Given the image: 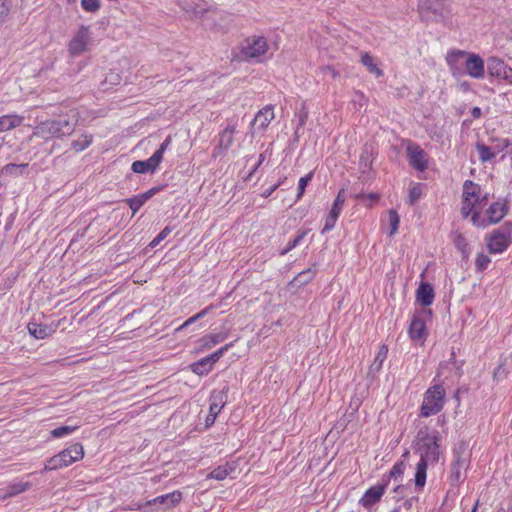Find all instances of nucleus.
I'll list each match as a JSON object with an SVG mask.
<instances>
[{"label":"nucleus","mask_w":512,"mask_h":512,"mask_svg":"<svg viewBox=\"0 0 512 512\" xmlns=\"http://www.w3.org/2000/svg\"><path fill=\"white\" fill-rule=\"evenodd\" d=\"M445 397L446 392L441 384L430 386L424 393L420 415L422 417H429L439 413L444 407Z\"/></svg>","instance_id":"nucleus-3"},{"label":"nucleus","mask_w":512,"mask_h":512,"mask_svg":"<svg viewBox=\"0 0 512 512\" xmlns=\"http://www.w3.org/2000/svg\"><path fill=\"white\" fill-rule=\"evenodd\" d=\"M173 228L170 226H166L150 243L149 247L155 248L157 247L161 241H163L171 232Z\"/></svg>","instance_id":"nucleus-51"},{"label":"nucleus","mask_w":512,"mask_h":512,"mask_svg":"<svg viewBox=\"0 0 512 512\" xmlns=\"http://www.w3.org/2000/svg\"><path fill=\"white\" fill-rule=\"evenodd\" d=\"M388 346L386 344H382L379 346L378 351L374 357L373 362L371 363L368 370V377L375 378L380 373L384 361L388 356Z\"/></svg>","instance_id":"nucleus-22"},{"label":"nucleus","mask_w":512,"mask_h":512,"mask_svg":"<svg viewBox=\"0 0 512 512\" xmlns=\"http://www.w3.org/2000/svg\"><path fill=\"white\" fill-rule=\"evenodd\" d=\"M500 79L506 81L509 84H512V67L508 66L505 71H503L502 76Z\"/></svg>","instance_id":"nucleus-61"},{"label":"nucleus","mask_w":512,"mask_h":512,"mask_svg":"<svg viewBox=\"0 0 512 512\" xmlns=\"http://www.w3.org/2000/svg\"><path fill=\"white\" fill-rule=\"evenodd\" d=\"M493 143L494 144L491 147L496 156L512 145L511 140L508 138L494 139Z\"/></svg>","instance_id":"nucleus-46"},{"label":"nucleus","mask_w":512,"mask_h":512,"mask_svg":"<svg viewBox=\"0 0 512 512\" xmlns=\"http://www.w3.org/2000/svg\"><path fill=\"white\" fill-rule=\"evenodd\" d=\"M388 220L390 225V236H394L399 229L400 217L395 210H390L388 213Z\"/></svg>","instance_id":"nucleus-45"},{"label":"nucleus","mask_w":512,"mask_h":512,"mask_svg":"<svg viewBox=\"0 0 512 512\" xmlns=\"http://www.w3.org/2000/svg\"><path fill=\"white\" fill-rule=\"evenodd\" d=\"M77 428H78L77 426H67V425L57 427L51 431V436L53 438H62V437L72 434L73 432H75L77 430Z\"/></svg>","instance_id":"nucleus-47"},{"label":"nucleus","mask_w":512,"mask_h":512,"mask_svg":"<svg viewBox=\"0 0 512 512\" xmlns=\"http://www.w3.org/2000/svg\"><path fill=\"white\" fill-rule=\"evenodd\" d=\"M316 276V270L312 268H308L300 272L294 279L300 285H305L309 283Z\"/></svg>","instance_id":"nucleus-41"},{"label":"nucleus","mask_w":512,"mask_h":512,"mask_svg":"<svg viewBox=\"0 0 512 512\" xmlns=\"http://www.w3.org/2000/svg\"><path fill=\"white\" fill-rule=\"evenodd\" d=\"M177 5L187 14L197 17L202 14L205 9L195 4L193 0H177Z\"/></svg>","instance_id":"nucleus-30"},{"label":"nucleus","mask_w":512,"mask_h":512,"mask_svg":"<svg viewBox=\"0 0 512 512\" xmlns=\"http://www.w3.org/2000/svg\"><path fill=\"white\" fill-rule=\"evenodd\" d=\"M274 118V107L267 105L256 113L251 123L252 129L254 132L264 133Z\"/></svg>","instance_id":"nucleus-17"},{"label":"nucleus","mask_w":512,"mask_h":512,"mask_svg":"<svg viewBox=\"0 0 512 512\" xmlns=\"http://www.w3.org/2000/svg\"><path fill=\"white\" fill-rule=\"evenodd\" d=\"M464 71L474 79H483L485 75L484 60L478 54L468 52Z\"/></svg>","instance_id":"nucleus-16"},{"label":"nucleus","mask_w":512,"mask_h":512,"mask_svg":"<svg viewBox=\"0 0 512 512\" xmlns=\"http://www.w3.org/2000/svg\"><path fill=\"white\" fill-rule=\"evenodd\" d=\"M207 310H208V308L203 309L200 312H198L197 314L188 318L178 329L182 330V329L188 327L189 325L195 323L197 320L203 318L207 314Z\"/></svg>","instance_id":"nucleus-56"},{"label":"nucleus","mask_w":512,"mask_h":512,"mask_svg":"<svg viewBox=\"0 0 512 512\" xmlns=\"http://www.w3.org/2000/svg\"><path fill=\"white\" fill-rule=\"evenodd\" d=\"M165 188V185H159V186H154L152 188H150L149 190H147L146 192H144L145 196L149 199H151L154 195H156L157 193H159L160 191H162L163 189Z\"/></svg>","instance_id":"nucleus-59"},{"label":"nucleus","mask_w":512,"mask_h":512,"mask_svg":"<svg viewBox=\"0 0 512 512\" xmlns=\"http://www.w3.org/2000/svg\"><path fill=\"white\" fill-rule=\"evenodd\" d=\"M425 187L423 183H413L409 187L407 203L411 206L415 205L421 199Z\"/></svg>","instance_id":"nucleus-32"},{"label":"nucleus","mask_w":512,"mask_h":512,"mask_svg":"<svg viewBox=\"0 0 512 512\" xmlns=\"http://www.w3.org/2000/svg\"><path fill=\"white\" fill-rule=\"evenodd\" d=\"M466 450L465 443H460L453 450V461L449 476L453 484H458L465 479L464 472L469 464V455Z\"/></svg>","instance_id":"nucleus-6"},{"label":"nucleus","mask_w":512,"mask_h":512,"mask_svg":"<svg viewBox=\"0 0 512 512\" xmlns=\"http://www.w3.org/2000/svg\"><path fill=\"white\" fill-rule=\"evenodd\" d=\"M313 176H314V172L311 171L308 174H306L304 177H301L299 179L295 202H298L303 197L305 189H306L307 185L312 181Z\"/></svg>","instance_id":"nucleus-39"},{"label":"nucleus","mask_w":512,"mask_h":512,"mask_svg":"<svg viewBox=\"0 0 512 512\" xmlns=\"http://www.w3.org/2000/svg\"><path fill=\"white\" fill-rule=\"evenodd\" d=\"M233 470V465L226 463L225 465L214 468L208 477L215 480H224Z\"/></svg>","instance_id":"nucleus-35"},{"label":"nucleus","mask_w":512,"mask_h":512,"mask_svg":"<svg viewBox=\"0 0 512 512\" xmlns=\"http://www.w3.org/2000/svg\"><path fill=\"white\" fill-rule=\"evenodd\" d=\"M486 67L489 75L491 77H495L500 79L503 74V71L507 69L508 65L500 58L491 56L486 60Z\"/></svg>","instance_id":"nucleus-25"},{"label":"nucleus","mask_w":512,"mask_h":512,"mask_svg":"<svg viewBox=\"0 0 512 512\" xmlns=\"http://www.w3.org/2000/svg\"><path fill=\"white\" fill-rule=\"evenodd\" d=\"M171 136H167L166 139L160 144L158 149L153 153L155 156H158V159L162 162L163 155L167 150L168 146L171 144Z\"/></svg>","instance_id":"nucleus-57"},{"label":"nucleus","mask_w":512,"mask_h":512,"mask_svg":"<svg viewBox=\"0 0 512 512\" xmlns=\"http://www.w3.org/2000/svg\"><path fill=\"white\" fill-rule=\"evenodd\" d=\"M81 6L86 12H96L100 8L99 0H81Z\"/></svg>","instance_id":"nucleus-55"},{"label":"nucleus","mask_w":512,"mask_h":512,"mask_svg":"<svg viewBox=\"0 0 512 512\" xmlns=\"http://www.w3.org/2000/svg\"><path fill=\"white\" fill-rule=\"evenodd\" d=\"M487 249L491 254H501L508 249L511 244L510 232L502 228L493 230L486 237Z\"/></svg>","instance_id":"nucleus-10"},{"label":"nucleus","mask_w":512,"mask_h":512,"mask_svg":"<svg viewBox=\"0 0 512 512\" xmlns=\"http://www.w3.org/2000/svg\"><path fill=\"white\" fill-rule=\"evenodd\" d=\"M308 119V112L302 110L298 115V127H303Z\"/></svg>","instance_id":"nucleus-63"},{"label":"nucleus","mask_w":512,"mask_h":512,"mask_svg":"<svg viewBox=\"0 0 512 512\" xmlns=\"http://www.w3.org/2000/svg\"><path fill=\"white\" fill-rule=\"evenodd\" d=\"M344 202H345V196H344V190L342 189L339 191L336 199L334 200V202L332 204L330 212L328 213V215L325 218V223H324V226L321 231L322 234H325V233L331 231L335 227V224L340 215V212L342 210Z\"/></svg>","instance_id":"nucleus-15"},{"label":"nucleus","mask_w":512,"mask_h":512,"mask_svg":"<svg viewBox=\"0 0 512 512\" xmlns=\"http://www.w3.org/2000/svg\"><path fill=\"white\" fill-rule=\"evenodd\" d=\"M435 298L434 288L430 283L421 282L416 290V300L423 306H430Z\"/></svg>","instance_id":"nucleus-24"},{"label":"nucleus","mask_w":512,"mask_h":512,"mask_svg":"<svg viewBox=\"0 0 512 512\" xmlns=\"http://www.w3.org/2000/svg\"><path fill=\"white\" fill-rule=\"evenodd\" d=\"M93 140L94 137L92 134L84 132L71 141L70 147L72 150L79 153L87 149L93 143Z\"/></svg>","instance_id":"nucleus-28"},{"label":"nucleus","mask_w":512,"mask_h":512,"mask_svg":"<svg viewBox=\"0 0 512 512\" xmlns=\"http://www.w3.org/2000/svg\"><path fill=\"white\" fill-rule=\"evenodd\" d=\"M508 375V371L506 369L505 362H501L498 364V366L495 368L493 373V378L495 381L499 382L505 379Z\"/></svg>","instance_id":"nucleus-54"},{"label":"nucleus","mask_w":512,"mask_h":512,"mask_svg":"<svg viewBox=\"0 0 512 512\" xmlns=\"http://www.w3.org/2000/svg\"><path fill=\"white\" fill-rule=\"evenodd\" d=\"M322 73L325 77H330L335 79L339 76V72L332 66H325L322 68Z\"/></svg>","instance_id":"nucleus-58"},{"label":"nucleus","mask_w":512,"mask_h":512,"mask_svg":"<svg viewBox=\"0 0 512 512\" xmlns=\"http://www.w3.org/2000/svg\"><path fill=\"white\" fill-rule=\"evenodd\" d=\"M235 133L236 123L234 121H229L227 126L218 134V144L212 153L214 158L224 155L225 152L231 147L234 141Z\"/></svg>","instance_id":"nucleus-11"},{"label":"nucleus","mask_w":512,"mask_h":512,"mask_svg":"<svg viewBox=\"0 0 512 512\" xmlns=\"http://www.w3.org/2000/svg\"><path fill=\"white\" fill-rule=\"evenodd\" d=\"M64 462H65V460H63L61 458L60 454L58 453L47 460L44 470L51 471V470L61 469L63 467H66Z\"/></svg>","instance_id":"nucleus-40"},{"label":"nucleus","mask_w":512,"mask_h":512,"mask_svg":"<svg viewBox=\"0 0 512 512\" xmlns=\"http://www.w3.org/2000/svg\"><path fill=\"white\" fill-rule=\"evenodd\" d=\"M496 512H512V496L507 500V507L500 508Z\"/></svg>","instance_id":"nucleus-64"},{"label":"nucleus","mask_w":512,"mask_h":512,"mask_svg":"<svg viewBox=\"0 0 512 512\" xmlns=\"http://www.w3.org/2000/svg\"><path fill=\"white\" fill-rule=\"evenodd\" d=\"M387 486L388 481H384L382 483L371 486L365 491L364 495L359 500V504L364 508L370 509L373 505L381 500Z\"/></svg>","instance_id":"nucleus-14"},{"label":"nucleus","mask_w":512,"mask_h":512,"mask_svg":"<svg viewBox=\"0 0 512 512\" xmlns=\"http://www.w3.org/2000/svg\"><path fill=\"white\" fill-rule=\"evenodd\" d=\"M233 347V342H230L224 346H222L221 348H219L218 350H216L215 352H213L212 354L208 355L207 357L209 358V360L211 361V363L213 365H215V363L231 348Z\"/></svg>","instance_id":"nucleus-49"},{"label":"nucleus","mask_w":512,"mask_h":512,"mask_svg":"<svg viewBox=\"0 0 512 512\" xmlns=\"http://www.w3.org/2000/svg\"><path fill=\"white\" fill-rule=\"evenodd\" d=\"M233 347V342H230L224 346H222L221 348H219L218 350H216L215 352H213L212 354L208 355L207 357L209 358V360L211 361V363L213 365H215V363L231 348Z\"/></svg>","instance_id":"nucleus-50"},{"label":"nucleus","mask_w":512,"mask_h":512,"mask_svg":"<svg viewBox=\"0 0 512 512\" xmlns=\"http://www.w3.org/2000/svg\"><path fill=\"white\" fill-rule=\"evenodd\" d=\"M226 338H227V333H223V332L209 334L204 338V340H205L204 345L206 347L210 348L211 346H214L216 344L223 342Z\"/></svg>","instance_id":"nucleus-44"},{"label":"nucleus","mask_w":512,"mask_h":512,"mask_svg":"<svg viewBox=\"0 0 512 512\" xmlns=\"http://www.w3.org/2000/svg\"><path fill=\"white\" fill-rule=\"evenodd\" d=\"M404 470H405V465L402 461H399V462H396L390 472H389V475L387 477V479H382V482L384 481H388L393 478L395 480H397L398 478H401L402 475L404 474Z\"/></svg>","instance_id":"nucleus-43"},{"label":"nucleus","mask_w":512,"mask_h":512,"mask_svg":"<svg viewBox=\"0 0 512 512\" xmlns=\"http://www.w3.org/2000/svg\"><path fill=\"white\" fill-rule=\"evenodd\" d=\"M161 161L158 159V156L152 154L146 160H136L131 165V170L135 173L145 174L151 173L153 174L159 167Z\"/></svg>","instance_id":"nucleus-21"},{"label":"nucleus","mask_w":512,"mask_h":512,"mask_svg":"<svg viewBox=\"0 0 512 512\" xmlns=\"http://www.w3.org/2000/svg\"><path fill=\"white\" fill-rule=\"evenodd\" d=\"M148 201V198L144 193H140L131 198L125 199V203L132 210V214L135 215L139 209Z\"/></svg>","instance_id":"nucleus-34"},{"label":"nucleus","mask_w":512,"mask_h":512,"mask_svg":"<svg viewBox=\"0 0 512 512\" xmlns=\"http://www.w3.org/2000/svg\"><path fill=\"white\" fill-rule=\"evenodd\" d=\"M489 200L488 193H481L478 184L471 180H466L463 184V192L461 196V216L464 219L472 218L474 214H481V210L487 205Z\"/></svg>","instance_id":"nucleus-2"},{"label":"nucleus","mask_w":512,"mask_h":512,"mask_svg":"<svg viewBox=\"0 0 512 512\" xmlns=\"http://www.w3.org/2000/svg\"><path fill=\"white\" fill-rule=\"evenodd\" d=\"M12 0H0V24H2L10 13Z\"/></svg>","instance_id":"nucleus-52"},{"label":"nucleus","mask_w":512,"mask_h":512,"mask_svg":"<svg viewBox=\"0 0 512 512\" xmlns=\"http://www.w3.org/2000/svg\"><path fill=\"white\" fill-rule=\"evenodd\" d=\"M309 231H310L309 229L298 231L296 237L291 239V240H289V242L287 243L286 247L281 251L280 254L281 255H286L288 252H290L291 250L296 248L298 245H300L301 242L306 237V235L308 234Z\"/></svg>","instance_id":"nucleus-36"},{"label":"nucleus","mask_w":512,"mask_h":512,"mask_svg":"<svg viewBox=\"0 0 512 512\" xmlns=\"http://www.w3.org/2000/svg\"><path fill=\"white\" fill-rule=\"evenodd\" d=\"M475 148L479 154V160L482 163L490 162L496 157V155L494 154V152L492 150V147L487 146L486 144H484L481 141H478L475 144Z\"/></svg>","instance_id":"nucleus-31"},{"label":"nucleus","mask_w":512,"mask_h":512,"mask_svg":"<svg viewBox=\"0 0 512 512\" xmlns=\"http://www.w3.org/2000/svg\"><path fill=\"white\" fill-rule=\"evenodd\" d=\"M59 454H60L61 458L63 460H65L64 463H65L66 467L74 463L73 457H71V455L68 454L65 449L63 451H61Z\"/></svg>","instance_id":"nucleus-62"},{"label":"nucleus","mask_w":512,"mask_h":512,"mask_svg":"<svg viewBox=\"0 0 512 512\" xmlns=\"http://www.w3.org/2000/svg\"><path fill=\"white\" fill-rule=\"evenodd\" d=\"M467 53L463 50H451L447 53L446 62L454 77H461L465 75V62Z\"/></svg>","instance_id":"nucleus-13"},{"label":"nucleus","mask_w":512,"mask_h":512,"mask_svg":"<svg viewBox=\"0 0 512 512\" xmlns=\"http://www.w3.org/2000/svg\"><path fill=\"white\" fill-rule=\"evenodd\" d=\"M24 117L17 114L0 116V132H5L22 125Z\"/></svg>","instance_id":"nucleus-27"},{"label":"nucleus","mask_w":512,"mask_h":512,"mask_svg":"<svg viewBox=\"0 0 512 512\" xmlns=\"http://www.w3.org/2000/svg\"><path fill=\"white\" fill-rule=\"evenodd\" d=\"M408 334L413 341H422L426 336V324L418 315H414L408 328Z\"/></svg>","instance_id":"nucleus-23"},{"label":"nucleus","mask_w":512,"mask_h":512,"mask_svg":"<svg viewBox=\"0 0 512 512\" xmlns=\"http://www.w3.org/2000/svg\"><path fill=\"white\" fill-rule=\"evenodd\" d=\"M182 500V493L178 490L173 492L157 496L151 500H148L144 505H162L164 508H172L180 503Z\"/></svg>","instance_id":"nucleus-18"},{"label":"nucleus","mask_w":512,"mask_h":512,"mask_svg":"<svg viewBox=\"0 0 512 512\" xmlns=\"http://www.w3.org/2000/svg\"><path fill=\"white\" fill-rule=\"evenodd\" d=\"M80 118L81 115L77 108H60L58 113H54L51 118L40 121L35 126L33 136L45 141L63 140L73 135Z\"/></svg>","instance_id":"nucleus-1"},{"label":"nucleus","mask_w":512,"mask_h":512,"mask_svg":"<svg viewBox=\"0 0 512 512\" xmlns=\"http://www.w3.org/2000/svg\"><path fill=\"white\" fill-rule=\"evenodd\" d=\"M30 487V483L28 482H22V481H19V482H14L10 485V494L11 495H17V494H20L22 492H25L26 490H28Z\"/></svg>","instance_id":"nucleus-53"},{"label":"nucleus","mask_w":512,"mask_h":512,"mask_svg":"<svg viewBox=\"0 0 512 512\" xmlns=\"http://www.w3.org/2000/svg\"><path fill=\"white\" fill-rule=\"evenodd\" d=\"M229 391V387L226 386L224 389L220 391H213L210 396V407L209 414L210 416H218L221 410L224 408L227 402V394Z\"/></svg>","instance_id":"nucleus-20"},{"label":"nucleus","mask_w":512,"mask_h":512,"mask_svg":"<svg viewBox=\"0 0 512 512\" xmlns=\"http://www.w3.org/2000/svg\"><path fill=\"white\" fill-rule=\"evenodd\" d=\"M28 167V164H7L2 168V174L4 175H12V176H20L24 173L25 169Z\"/></svg>","instance_id":"nucleus-37"},{"label":"nucleus","mask_w":512,"mask_h":512,"mask_svg":"<svg viewBox=\"0 0 512 512\" xmlns=\"http://www.w3.org/2000/svg\"><path fill=\"white\" fill-rule=\"evenodd\" d=\"M361 63L366 67V69L374 74L376 77L383 76V70L380 69L374 61V58L369 53H364L361 56Z\"/></svg>","instance_id":"nucleus-33"},{"label":"nucleus","mask_w":512,"mask_h":512,"mask_svg":"<svg viewBox=\"0 0 512 512\" xmlns=\"http://www.w3.org/2000/svg\"><path fill=\"white\" fill-rule=\"evenodd\" d=\"M266 158V155L265 153H261L259 155V159H258V162H256V165L252 168V170L249 172L246 180L250 179L252 177V175L256 172V170L262 165V163L264 162Z\"/></svg>","instance_id":"nucleus-60"},{"label":"nucleus","mask_w":512,"mask_h":512,"mask_svg":"<svg viewBox=\"0 0 512 512\" xmlns=\"http://www.w3.org/2000/svg\"><path fill=\"white\" fill-rule=\"evenodd\" d=\"M428 465L424 460H419L416 464L414 483L415 491L418 493L423 491L426 484Z\"/></svg>","instance_id":"nucleus-26"},{"label":"nucleus","mask_w":512,"mask_h":512,"mask_svg":"<svg viewBox=\"0 0 512 512\" xmlns=\"http://www.w3.org/2000/svg\"><path fill=\"white\" fill-rule=\"evenodd\" d=\"M453 242L455 247L462 253L463 258H468L470 254V249L464 235L461 233L456 234Z\"/></svg>","instance_id":"nucleus-38"},{"label":"nucleus","mask_w":512,"mask_h":512,"mask_svg":"<svg viewBox=\"0 0 512 512\" xmlns=\"http://www.w3.org/2000/svg\"><path fill=\"white\" fill-rule=\"evenodd\" d=\"M28 332L31 336L36 339H46L55 333L57 325H47L38 323L35 319H32L27 324Z\"/></svg>","instance_id":"nucleus-19"},{"label":"nucleus","mask_w":512,"mask_h":512,"mask_svg":"<svg viewBox=\"0 0 512 512\" xmlns=\"http://www.w3.org/2000/svg\"><path fill=\"white\" fill-rule=\"evenodd\" d=\"M491 259L484 253H479L475 260V268L477 272H483L487 269Z\"/></svg>","instance_id":"nucleus-48"},{"label":"nucleus","mask_w":512,"mask_h":512,"mask_svg":"<svg viewBox=\"0 0 512 512\" xmlns=\"http://www.w3.org/2000/svg\"><path fill=\"white\" fill-rule=\"evenodd\" d=\"M438 440L439 433L437 431L426 434V436L420 439L419 460H424L427 464H436L439 461L440 450Z\"/></svg>","instance_id":"nucleus-7"},{"label":"nucleus","mask_w":512,"mask_h":512,"mask_svg":"<svg viewBox=\"0 0 512 512\" xmlns=\"http://www.w3.org/2000/svg\"><path fill=\"white\" fill-rule=\"evenodd\" d=\"M92 42L89 27L82 25L68 43V51L72 56H79L88 51Z\"/></svg>","instance_id":"nucleus-9"},{"label":"nucleus","mask_w":512,"mask_h":512,"mask_svg":"<svg viewBox=\"0 0 512 512\" xmlns=\"http://www.w3.org/2000/svg\"><path fill=\"white\" fill-rule=\"evenodd\" d=\"M189 367H190V370L194 374H196L198 376H205L210 371H212L214 365L211 363L209 358L206 356V357H203L200 360L192 363Z\"/></svg>","instance_id":"nucleus-29"},{"label":"nucleus","mask_w":512,"mask_h":512,"mask_svg":"<svg viewBox=\"0 0 512 512\" xmlns=\"http://www.w3.org/2000/svg\"><path fill=\"white\" fill-rule=\"evenodd\" d=\"M66 452L73 457L74 463L81 460L84 456V449L80 443H74L67 447Z\"/></svg>","instance_id":"nucleus-42"},{"label":"nucleus","mask_w":512,"mask_h":512,"mask_svg":"<svg viewBox=\"0 0 512 512\" xmlns=\"http://www.w3.org/2000/svg\"><path fill=\"white\" fill-rule=\"evenodd\" d=\"M508 213V206L506 201L493 202L485 211V215L474 214L472 218V225L477 228H487L490 225L500 222Z\"/></svg>","instance_id":"nucleus-4"},{"label":"nucleus","mask_w":512,"mask_h":512,"mask_svg":"<svg viewBox=\"0 0 512 512\" xmlns=\"http://www.w3.org/2000/svg\"><path fill=\"white\" fill-rule=\"evenodd\" d=\"M447 12L446 0H419V13L422 19L439 21Z\"/></svg>","instance_id":"nucleus-8"},{"label":"nucleus","mask_w":512,"mask_h":512,"mask_svg":"<svg viewBox=\"0 0 512 512\" xmlns=\"http://www.w3.org/2000/svg\"><path fill=\"white\" fill-rule=\"evenodd\" d=\"M407 158L410 166L418 171H425L428 167L426 152L416 143H409L407 146Z\"/></svg>","instance_id":"nucleus-12"},{"label":"nucleus","mask_w":512,"mask_h":512,"mask_svg":"<svg viewBox=\"0 0 512 512\" xmlns=\"http://www.w3.org/2000/svg\"><path fill=\"white\" fill-rule=\"evenodd\" d=\"M240 58L242 60H255L261 61V57L265 55L268 50V44L262 36H250L244 39L239 46Z\"/></svg>","instance_id":"nucleus-5"}]
</instances>
